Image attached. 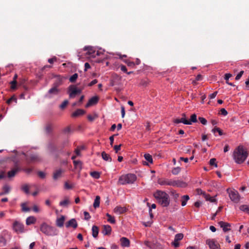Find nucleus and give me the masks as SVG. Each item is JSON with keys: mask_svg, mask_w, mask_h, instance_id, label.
Returning a JSON list of instances; mask_svg holds the SVG:
<instances>
[{"mask_svg": "<svg viewBox=\"0 0 249 249\" xmlns=\"http://www.w3.org/2000/svg\"><path fill=\"white\" fill-rule=\"evenodd\" d=\"M153 196L157 202L162 207H167L170 204V198L169 195L163 191L157 190L154 194Z\"/></svg>", "mask_w": 249, "mask_h": 249, "instance_id": "nucleus-1", "label": "nucleus"}, {"mask_svg": "<svg viewBox=\"0 0 249 249\" xmlns=\"http://www.w3.org/2000/svg\"><path fill=\"white\" fill-rule=\"evenodd\" d=\"M248 156V152L244 149L242 146H238L233 153V159L236 163H242Z\"/></svg>", "mask_w": 249, "mask_h": 249, "instance_id": "nucleus-2", "label": "nucleus"}, {"mask_svg": "<svg viewBox=\"0 0 249 249\" xmlns=\"http://www.w3.org/2000/svg\"><path fill=\"white\" fill-rule=\"evenodd\" d=\"M157 182L160 185H168L177 187H185L187 185L186 183L182 181L167 178H159Z\"/></svg>", "mask_w": 249, "mask_h": 249, "instance_id": "nucleus-3", "label": "nucleus"}, {"mask_svg": "<svg viewBox=\"0 0 249 249\" xmlns=\"http://www.w3.org/2000/svg\"><path fill=\"white\" fill-rule=\"evenodd\" d=\"M40 231L47 236H53L57 235L58 230L54 227L44 222L40 227Z\"/></svg>", "mask_w": 249, "mask_h": 249, "instance_id": "nucleus-4", "label": "nucleus"}, {"mask_svg": "<svg viewBox=\"0 0 249 249\" xmlns=\"http://www.w3.org/2000/svg\"><path fill=\"white\" fill-rule=\"evenodd\" d=\"M136 178V175L133 174L123 175L120 177L118 183L121 185L132 184L135 181Z\"/></svg>", "mask_w": 249, "mask_h": 249, "instance_id": "nucleus-5", "label": "nucleus"}, {"mask_svg": "<svg viewBox=\"0 0 249 249\" xmlns=\"http://www.w3.org/2000/svg\"><path fill=\"white\" fill-rule=\"evenodd\" d=\"M82 89H78L75 86L71 85L68 88V93L70 98H74L76 95L80 94Z\"/></svg>", "mask_w": 249, "mask_h": 249, "instance_id": "nucleus-6", "label": "nucleus"}, {"mask_svg": "<svg viewBox=\"0 0 249 249\" xmlns=\"http://www.w3.org/2000/svg\"><path fill=\"white\" fill-rule=\"evenodd\" d=\"M227 191L229 194V197L231 201L235 203H237L239 201V195L237 191L228 189Z\"/></svg>", "mask_w": 249, "mask_h": 249, "instance_id": "nucleus-7", "label": "nucleus"}, {"mask_svg": "<svg viewBox=\"0 0 249 249\" xmlns=\"http://www.w3.org/2000/svg\"><path fill=\"white\" fill-rule=\"evenodd\" d=\"M9 234L6 231H4L0 233V246L4 247L7 244V238L9 236Z\"/></svg>", "mask_w": 249, "mask_h": 249, "instance_id": "nucleus-8", "label": "nucleus"}, {"mask_svg": "<svg viewBox=\"0 0 249 249\" xmlns=\"http://www.w3.org/2000/svg\"><path fill=\"white\" fill-rule=\"evenodd\" d=\"M55 78L53 86L58 88L63 83L64 80L66 79V77L61 75H56L54 76Z\"/></svg>", "mask_w": 249, "mask_h": 249, "instance_id": "nucleus-9", "label": "nucleus"}, {"mask_svg": "<svg viewBox=\"0 0 249 249\" xmlns=\"http://www.w3.org/2000/svg\"><path fill=\"white\" fill-rule=\"evenodd\" d=\"M13 228L17 233H22L24 231V225L18 221H15L13 223Z\"/></svg>", "mask_w": 249, "mask_h": 249, "instance_id": "nucleus-10", "label": "nucleus"}, {"mask_svg": "<svg viewBox=\"0 0 249 249\" xmlns=\"http://www.w3.org/2000/svg\"><path fill=\"white\" fill-rule=\"evenodd\" d=\"M206 244L209 245L210 249H220L219 244L214 239H207Z\"/></svg>", "mask_w": 249, "mask_h": 249, "instance_id": "nucleus-11", "label": "nucleus"}, {"mask_svg": "<svg viewBox=\"0 0 249 249\" xmlns=\"http://www.w3.org/2000/svg\"><path fill=\"white\" fill-rule=\"evenodd\" d=\"M60 90L57 87H55L53 86V87L51 88L48 92V97L51 98L53 95H56L60 92Z\"/></svg>", "mask_w": 249, "mask_h": 249, "instance_id": "nucleus-12", "label": "nucleus"}, {"mask_svg": "<svg viewBox=\"0 0 249 249\" xmlns=\"http://www.w3.org/2000/svg\"><path fill=\"white\" fill-rule=\"evenodd\" d=\"M77 226L78 224L75 218L70 219L66 223V227L67 228L72 227L73 229H76Z\"/></svg>", "mask_w": 249, "mask_h": 249, "instance_id": "nucleus-13", "label": "nucleus"}, {"mask_svg": "<svg viewBox=\"0 0 249 249\" xmlns=\"http://www.w3.org/2000/svg\"><path fill=\"white\" fill-rule=\"evenodd\" d=\"M20 170V168L18 166H16L14 168H13L11 170L9 171L7 173V176L9 178H13L15 176L16 174Z\"/></svg>", "mask_w": 249, "mask_h": 249, "instance_id": "nucleus-14", "label": "nucleus"}, {"mask_svg": "<svg viewBox=\"0 0 249 249\" xmlns=\"http://www.w3.org/2000/svg\"><path fill=\"white\" fill-rule=\"evenodd\" d=\"M99 101V98L97 96H93L91 98L86 105V107H89L91 106L96 105Z\"/></svg>", "mask_w": 249, "mask_h": 249, "instance_id": "nucleus-15", "label": "nucleus"}, {"mask_svg": "<svg viewBox=\"0 0 249 249\" xmlns=\"http://www.w3.org/2000/svg\"><path fill=\"white\" fill-rule=\"evenodd\" d=\"M218 224L223 229L224 232H227L231 230V225L229 223L223 221H220L218 222Z\"/></svg>", "mask_w": 249, "mask_h": 249, "instance_id": "nucleus-16", "label": "nucleus"}, {"mask_svg": "<svg viewBox=\"0 0 249 249\" xmlns=\"http://www.w3.org/2000/svg\"><path fill=\"white\" fill-rule=\"evenodd\" d=\"M83 50L84 51H87L88 52H87V53L90 55L92 57H95V51L94 50V49L93 48V47H91V46H85Z\"/></svg>", "mask_w": 249, "mask_h": 249, "instance_id": "nucleus-17", "label": "nucleus"}, {"mask_svg": "<svg viewBox=\"0 0 249 249\" xmlns=\"http://www.w3.org/2000/svg\"><path fill=\"white\" fill-rule=\"evenodd\" d=\"M126 211L125 207H121L120 206H116L114 209V212L118 214H121L124 213Z\"/></svg>", "mask_w": 249, "mask_h": 249, "instance_id": "nucleus-18", "label": "nucleus"}, {"mask_svg": "<svg viewBox=\"0 0 249 249\" xmlns=\"http://www.w3.org/2000/svg\"><path fill=\"white\" fill-rule=\"evenodd\" d=\"M64 172V170L62 169H59L55 170L53 174V178L54 180L57 179L61 177L62 174Z\"/></svg>", "mask_w": 249, "mask_h": 249, "instance_id": "nucleus-19", "label": "nucleus"}, {"mask_svg": "<svg viewBox=\"0 0 249 249\" xmlns=\"http://www.w3.org/2000/svg\"><path fill=\"white\" fill-rule=\"evenodd\" d=\"M111 228L108 225H104L102 233L104 235H109L111 233Z\"/></svg>", "mask_w": 249, "mask_h": 249, "instance_id": "nucleus-20", "label": "nucleus"}, {"mask_svg": "<svg viewBox=\"0 0 249 249\" xmlns=\"http://www.w3.org/2000/svg\"><path fill=\"white\" fill-rule=\"evenodd\" d=\"M65 220V216L64 215H61L60 218H57L56 220V225L60 228L62 227L64 225Z\"/></svg>", "mask_w": 249, "mask_h": 249, "instance_id": "nucleus-21", "label": "nucleus"}, {"mask_svg": "<svg viewBox=\"0 0 249 249\" xmlns=\"http://www.w3.org/2000/svg\"><path fill=\"white\" fill-rule=\"evenodd\" d=\"M121 244L122 246L124 247H128L130 245L129 240L126 237H122L120 239Z\"/></svg>", "mask_w": 249, "mask_h": 249, "instance_id": "nucleus-22", "label": "nucleus"}, {"mask_svg": "<svg viewBox=\"0 0 249 249\" xmlns=\"http://www.w3.org/2000/svg\"><path fill=\"white\" fill-rule=\"evenodd\" d=\"M85 111L84 110L82 109H78L72 113L71 116L73 117H76L85 114Z\"/></svg>", "mask_w": 249, "mask_h": 249, "instance_id": "nucleus-23", "label": "nucleus"}, {"mask_svg": "<svg viewBox=\"0 0 249 249\" xmlns=\"http://www.w3.org/2000/svg\"><path fill=\"white\" fill-rule=\"evenodd\" d=\"M53 129V125L51 123H48L46 124L45 127V132L47 134H50L52 133Z\"/></svg>", "mask_w": 249, "mask_h": 249, "instance_id": "nucleus-24", "label": "nucleus"}, {"mask_svg": "<svg viewBox=\"0 0 249 249\" xmlns=\"http://www.w3.org/2000/svg\"><path fill=\"white\" fill-rule=\"evenodd\" d=\"M174 122L175 124L182 123L185 124H190V122H188V120H186V118L183 117H182L181 119H176L174 120Z\"/></svg>", "mask_w": 249, "mask_h": 249, "instance_id": "nucleus-25", "label": "nucleus"}, {"mask_svg": "<svg viewBox=\"0 0 249 249\" xmlns=\"http://www.w3.org/2000/svg\"><path fill=\"white\" fill-rule=\"evenodd\" d=\"M36 221V218L34 216H29L26 220V224L27 225H30L34 224Z\"/></svg>", "mask_w": 249, "mask_h": 249, "instance_id": "nucleus-26", "label": "nucleus"}, {"mask_svg": "<svg viewBox=\"0 0 249 249\" xmlns=\"http://www.w3.org/2000/svg\"><path fill=\"white\" fill-rule=\"evenodd\" d=\"M99 233V228L96 226H93L92 227V235L94 238H96L98 236Z\"/></svg>", "mask_w": 249, "mask_h": 249, "instance_id": "nucleus-27", "label": "nucleus"}, {"mask_svg": "<svg viewBox=\"0 0 249 249\" xmlns=\"http://www.w3.org/2000/svg\"><path fill=\"white\" fill-rule=\"evenodd\" d=\"M102 158L106 161L111 162L112 160L110 156L107 154L105 152H103L101 154Z\"/></svg>", "mask_w": 249, "mask_h": 249, "instance_id": "nucleus-28", "label": "nucleus"}, {"mask_svg": "<svg viewBox=\"0 0 249 249\" xmlns=\"http://www.w3.org/2000/svg\"><path fill=\"white\" fill-rule=\"evenodd\" d=\"M10 189L11 188L9 185L7 184L4 185L2 188L3 192L1 193L0 194V195H3L4 194H8L10 191Z\"/></svg>", "mask_w": 249, "mask_h": 249, "instance_id": "nucleus-29", "label": "nucleus"}, {"mask_svg": "<svg viewBox=\"0 0 249 249\" xmlns=\"http://www.w3.org/2000/svg\"><path fill=\"white\" fill-rule=\"evenodd\" d=\"M189 196L188 195H184L181 197V205L184 206L186 205L187 201L189 199Z\"/></svg>", "mask_w": 249, "mask_h": 249, "instance_id": "nucleus-30", "label": "nucleus"}, {"mask_svg": "<svg viewBox=\"0 0 249 249\" xmlns=\"http://www.w3.org/2000/svg\"><path fill=\"white\" fill-rule=\"evenodd\" d=\"M144 245L151 249H154L155 248V244L151 242L148 241H145L144 242Z\"/></svg>", "mask_w": 249, "mask_h": 249, "instance_id": "nucleus-31", "label": "nucleus"}, {"mask_svg": "<svg viewBox=\"0 0 249 249\" xmlns=\"http://www.w3.org/2000/svg\"><path fill=\"white\" fill-rule=\"evenodd\" d=\"M239 209L246 213L249 214V205H242L240 206Z\"/></svg>", "mask_w": 249, "mask_h": 249, "instance_id": "nucleus-32", "label": "nucleus"}, {"mask_svg": "<svg viewBox=\"0 0 249 249\" xmlns=\"http://www.w3.org/2000/svg\"><path fill=\"white\" fill-rule=\"evenodd\" d=\"M21 190L26 194L29 193V186L27 184H23L21 187Z\"/></svg>", "mask_w": 249, "mask_h": 249, "instance_id": "nucleus-33", "label": "nucleus"}, {"mask_svg": "<svg viewBox=\"0 0 249 249\" xmlns=\"http://www.w3.org/2000/svg\"><path fill=\"white\" fill-rule=\"evenodd\" d=\"M197 116L196 114H193L191 116L190 121H188L190 124H192V123H196L197 122Z\"/></svg>", "mask_w": 249, "mask_h": 249, "instance_id": "nucleus-34", "label": "nucleus"}, {"mask_svg": "<svg viewBox=\"0 0 249 249\" xmlns=\"http://www.w3.org/2000/svg\"><path fill=\"white\" fill-rule=\"evenodd\" d=\"M12 102H14L16 104L17 103V98L15 95H13L10 99H8L6 102L8 105H10Z\"/></svg>", "mask_w": 249, "mask_h": 249, "instance_id": "nucleus-35", "label": "nucleus"}, {"mask_svg": "<svg viewBox=\"0 0 249 249\" xmlns=\"http://www.w3.org/2000/svg\"><path fill=\"white\" fill-rule=\"evenodd\" d=\"M70 203V201L68 197H66L65 199L63 201H61L59 202V205L61 206H67Z\"/></svg>", "mask_w": 249, "mask_h": 249, "instance_id": "nucleus-36", "label": "nucleus"}, {"mask_svg": "<svg viewBox=\"0 0 249 249\" xmlns=\"http://www.w3.org/2000/svg\"><path fill=\"white\" fill-rule=\"evenodd\" d=\"M100 197L99 196H96L95 199L94 200V202L93 203V207L95 208H98L100 205Z\"/></svg>", "mask_w": 249, "mask_h": 249, "instance_id": "nucleus-37", "label": "nucleus"}, {"mask_svg": "<svg viewBox=\"0 0 249 249\" xmlns=\"http://www.w3.org/2000/svg\"><path fill=\"white\" fill-rule=\"evenodd\" d=\"M106 216L108 217L107 221L111 224H114L115 223V220L114 217L112 216L108 213L106 214Z\"/></svg>", "mask_w": 249, "mask_h": 249, "instance_id": "nucleus-38", "label": "nucleus"}, {"mask_svg": "<svg viewBox=\"0 0 249 249\" xmlns=\"http://www.w3.org/2000/svg\"><path fill=\"white\" fill-rule=\"evenodd\" d=\"M90 175L92 177L96 179H98L100 177V174L99 172L97 171L90 172Z\"/></svg>", "mask_w": 249, "mask_h": 249, "instance_id": "nucleus-39", "label": "nucleus"}, {"mask_svg": "<svg viewBox=\"0 0 249 249\" xmlns=\"http://www.w3.org/2000/svg\"><path fill=\"white\" fill-rule=\"evenodd\" d=\"M145 159L149 162L152 163L153 162V159L152 156L149 154H145L144 155Z\"/></svg>", "mask_w": 249, "mask_h": 249, "instance_id": "nucleus-40", "label": "nucleus"}, {"mask_svg": "<svg viewBox=\"0 0 249 249\" xmlns=\"http://www.w3.org/2000/svg\"><path fill=\"white\" fill-rule=\"evenodd\" d=\"M73 164L75 168L82 169V163L79 160H74Z\"/></svg>", "mask_w": 249, "mask_h": 249, "instance_id": "nucleus-41", "label": "nucleus"}, {"mask_svg": "<svg viewBox=\"0 0 249 249\" xmlns=\"http://www.w3.org/2000/svg\"><path fill=\"white\" fill-rule=\"evenodd\" d=\"M212 132L213 133H215L216 132H218L220 136H221L223 134V131L221 130L219 127H215L212 130Z\"/></svg>", "mask_w": 249, "mask_h": 249, "instance_id": "nucleus-42", "label": "nucleus"}, {"mask_svg": "<svg viewBox=\"0 0 249 249\" xmlns=\"http://www.w3.org/2000/svg\"><path fill=\"white\" fill-rule=\"evenodd\" d=\"M181 171V168L179 167H177L174 168L172 170V173L173 175H178Z\"/></svg>", "mask_w": 249, "mask_h": 249, "instance_id": "nucleus-43", "label": "nucleus"}, {"mask_svg": "<svg viewBox=\"0 0 249 249\" xmlns=\"http://www.w3.org/2000/svg\"><path fill=\"white\" fill-rule=\"evenodd\" d=\"M124 62L127 64V65L128 67H132L133 68L135 65V63L133 62L130 61L129 60L127 59L123 60Z\"/></svg>", "mask_w": 249, "mask_h": 249, "instance_id": "nucleus-44", "label": "nucleus"}, {"mask_svg": "<svg viewBox=\"0 0 249 249\" xmlns=\"http://www.w3.org/2000/svg\"><path fill=\"white\" fill-rule=\"evenodd\" d=\"M78 74L77 73H74L72 76H71L69 79V80L71 83H74L75 82L76 79L78 78Z\"/></svg>", "mask_w": 249, "mask_h": 249, "instance_id": "nucleus-45", "label": "nucleus"}, {"mask_svg": "<svg viewBox=\"0 0 249 249\" xmlns=\"http://www.w3.org/2000/svg\"><path fill=\"white\" fill-rule=\"evenodd\" d=\"M21 207L23 212H27L30 211V209L26 206V204L25 203H22L21 204Z\"/></svg>", "mask_w": 249, "mask_h": 249, "instance_id": "nucleus-46", "label": "nucleus"}, {"mask_svg": "<svg viewBox=\"0 0 249 249\" xmlns=\"http://www.w3.org/2000/svg\"><path fill=\"white\" fill-rule=\"evenodd\" d=\"M183 238V234L182 233H178L175 236L176 241H179Z\"/></svg>", "mask_w": 249, "mask_h": 249, "instance_id": "nucleus-47", "label": "nucleus"}, {"mask_svg": "<svg viewBox=\"0 0 249 249\" xmlns=\"http://www.w3.org/2000/svg\"><path fill=\"white\" fill-rule=\"evenodd\" d=\"M205 196V198L207 200L210 201V202H213L215 201V199L213 197L211 196L210 195H207L206 194L204 195Z\"/></svg>", "mask_w": 249, "mask_h": 249, "instance_id": "nucleus-48", "label": "nucleus"}, {"mask_svg": "<svg viewBox=\"0 0 249 249\" xmlns=\"http://www.w3.org/2000/svg\"><path fill=\"white\" fill-rule=\"evenodd\" d=\"M69 102L66 100L63 102V103L60 105V108L62 109H64L68 104Z\"/></svg>", "mask_w": 249, "mask_h": 249, "instance_id": "nucleus-49", "label": "nucleus"}, {"mask_svg": "<svg viewBox=\"0 0 249 249\" xmlns=\"http://www.w3.org/2000/svg\"><path fill=\"white\" fill-rule=\"evenodd\" d=\"M11 89L12 90H15L17 89V81H12L10 82Z\"/></svg>", "mask_w": 249, "mask_h": 249, "instance_id": "nucleus-50", "label": "nucleus"}, {"mask_svg": "<svg viewBox=\"0 0 249 249\" xmlns=\"http://www.w3.org/2000/svg\"><path fill=\"white\" fill-rule=\"evenodd\" d=\"M209 163H210V164L211 165H213L215 167H217V164L216 163V159H214V158L211 159L210 160Z\"/></svg>", "mask_w": 249, "mask_h": 249, "instance_id": "nucleus-51", "label": "nucleus"}, {"mask_svg": "<svg viewBox=\"0 0 249 249\" xmlns=\"http://www.w3.org/2000/svg\"><path fill=\"white\" fill-rule=\"evenodd\" d=\"M198 120H199V121L200 122V123L202 124H203L204 125H205L207 124V121L206 119H205L204 118L199 117L198 118Z\"/></svg>", "mask_w": 249, "mask_h": 249, "instance_id": "nucleus-52", "label": "nucleus"}, {"mask_svg": "<svg viewBox=\"0 0 249 249\" xmlns=\"http://www.w3.org/2000/svg\"><path fill=\"white\" fill-rule=\"evenodd\" d=\"M220 114L223 116H226L228 114L227 111L224 108H222L220 110Z\"/></svg>", "mask_w": 249, "mask_h": 249, "instance_id": "nucleus-53", "label": "nucleus"}, {"mask_svg": "<svg viewBox=\"0 0 249 249\" xmlns=\"http://www.w3.org/2000/svg\"><path fill=\"white\" fill-rule=\"evenodd\" d=\"M38 160V158L36 155H33L30 157V160L31 161H35Z\"/></svg>", "mask_w": 249, "mask_h": 249, "instance_id": "nucleus-54", "label": "nucleus"}, {"mask_svg": "<svg viewBox=\"0 0 249 249\" xmlns=\"http://www.w3.org/2000/svg\"><path fill=\"white\" fill-rule=\"evenodd\" d=\"M121 144L120 145H115L114 146V149L115 151V153H117L119 150L121 149Z\"/></svg>", "mask_w": 249, "mask_h": 249, "instance_id": "nucleus-55", "label": "nucleus"}, {"mask_svg": "<svg viewBox=\"0 0 249 249\" xmlns=\"http://www.w3.org/2000/svg\"><path fill=\"white\" fill-rule=\"evenodd\" d=\"M84 216H85V219L86 220H88L90 218V216L88 212H85L84 213Z\"/></svg>", "mask_w": 249, "mask_h": 249, "instance_id": "nucleus-56", "label": "nucleus"}, {"mask_svg": "<svg viewBox=\"0 0 249 249\" xmlns=\"http://www.w3.org/2000/svg\"><path fill=\"white\" fill-rule=\"evenodd\" d=\"M37 175L41 178H44L45 177V174L42 171H39L37 173Z\"/></svg>", "mask_w": 249, "mask_h": 249, "instance_id": "nucleus-57", "label": "nucleus"}, {"mask_svg": "<svg viewBox=\"0 0 249 249\" xmlns=\"http://www.w3.org/2000/svg\"><path fill=\"white\" fill-rule=\"evenodd\" d=\"M23 171L26 172L27 174H30L31 173L32 171H33V169L32 168H24L23 169Z\"/></svg>", "mask_w": 249, "mask_h": 249, "instance_id": "nucleus-58", "label": "nucleus"}, {"mask_svg": "<svg viewBox=\"0 0 249 249\" xmlns=\"http://www.w3.org/2000/svg\"><path fill=\"white\" fill-rule=\"evenodd\" d=\"M172 245L174 246L175 248H177L179 245V241H176V240L174 239V242L172 243Z\"/></svg>", "mask_w": 249, "mask_h": 249, "instance_id": "nucleus-59", "label": "nucleus"}, {"mask_svg": "<svg viewBox=\"0 0 249 249\" xmlns=\"http://www.w3.org/2000/svg\"><path fill=\"white\" fill-rule=\"evenodd\" d=\"M232 76V75L230 73H226L225 74V79L226 80V81H228L229 78L230 77H231Z\"/></svg>", "mask_w": 249, "mask_h": 249, "instance_id": "nucleus-60", "label": "nucleus"}, {"mask_svg": "<svg viewBox=\"0 0 249 249\" xmlns=\"http://www.w3.org/2000/svg\"><path fill=\"white\" fill-rule=\"evenodd\" d=\"M97 82H98V81H97V79H94L93 80H92L91 82H90L88 84V86H89V87L92 86L93 85H94L95 84H96L97 83Z\"/></svg>", "mask_w": 249, "mask_h": 249, "instance_id": "nucleus-61", "label": "nucleus"}, {"mask_svg": "<svg viewBox=\"0 0 249 249\" xmlns=\"http://www.w3.org/2000/svg\"><path fill=\"white\" fill-rule=\"evenodd\" d=\"M217 94V91H214V92H213L212 94H210L209 95V98L210 99H213L215 97V96H216Z\"/></svg>", "mask_w": 249, "mask_h": 249, "instance_id": "nucleus-62", "label": "nucleus"}, {"mask_svg": "<svg viewBox=\"0 0 249 249\" xmlns=\"http://www.w3.org/2000/svg\"><path fill=\"white\" fill-rule=\"evenodd\" d=\"M56 59H57L56 57L54 56L52 58L49 59L48 62L50 64H52L53 63L54 61H56Z\"/></svg>", "mask_w": 249, "mask_h": 249, "instance_id": "nucleus-63", "label": "nucleus"}, {"mask_svg": "<svg viewBox=\"0 0 249 249\" xmlns=\"http://www.w3.org/2000/svg\"><path fill=\"white\" fill-rule=\"evenodd\" d=\"M121 114H122V117L124 118L125 115V108L124 106L121 107Z\"/></svg>", "mask_w": 249, "mask_h": 249, "instance_id": "nucleus-64", "label": "nucleus"}]
</instances>
